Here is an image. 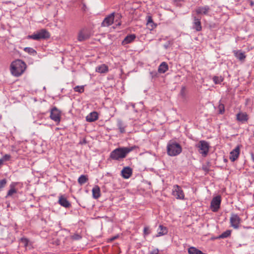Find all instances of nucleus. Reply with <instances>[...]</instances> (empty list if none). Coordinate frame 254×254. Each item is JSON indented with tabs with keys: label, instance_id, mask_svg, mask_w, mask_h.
Here are the masks:
<instances>
[{
	"label": "nucleus",
	"instance_id": "f257e3e1",
	"mask_svg": "<svg viewBox=\"0 0 254 254\" xmlns=\"http://www.w3.org/2000/svg\"><path fill=\"white\" fill-rule=\"evenodd\" d=\"M26 68V64L21 60L13 61L10 65V71L16 77L20 76Z\"/></svg>",
	"mask_w": 254,
	"mask_h": 254
},
{
	"label": "nucleus",
	"instance_id": "f03ea898",
	"mask_svg": "<svg viewBox=\"0 0 254 254\" xmlns=\"http://www.w3.org/2000/svg\"><path fill=\"white\" fill-rule=\"evenodd\" d=\"M136 148L135 146L130 147H120L112 151L110 158L113 160H119L126 157L127 155Z\"/></svg>",
	"mask_w": 254,
	"mask_h": 254
},
{
	"label": "nucleus",
	"instance_id": "7ed1b4c3",
	"mask_svg": "<svg viewBox=\"0 0 254 254\" xmlns=\"http://www.w3.org/2000/svg\"><path fill=\"white\" fill-rule=\"evenodd\" d=\"M167 153L169 156H175L180 154L182 151L181 146L178 143L170 141L167 145Z\"/></svg>",
	"mask_w": 254,
	"mask_h": 254
},
{
	"label": "nucleus",
	"instance_id": "20e7f679",
	"mask_svg": "<svg viewBox=\"0 0 254 254\" xmlns=\"http://www.w3.org/2000/svg\"><path fill=\"white\" fill-rule=\"evenodd\" d=\"M195 147L197 148L199 153L205 157L208 154L210 145L207 141L200 140L195 144Z\"/></svg>",
	"mask_w": 254,
	"mask_h": 254
},
{
	"label": "nucleus",
	"instance_id": "39448f33",
	"mask_svg": "<svg viewBox=\"0 0 254 254\" xmlns=\"http://www.w3.org/2000/svg\"><path fill=\"white\" fill-rule=\"evenodd\" d=\"M50 35L49 32L44 29H42L36 33L28 35L27 36V39L39 40L42 39H46L50 38Z\"/></svg>",
	"mask_w": 254,
	"mask_h": 254
},
{
	"label": "nucleus",
	"instance_id": "423d86ee",
	"mask_svg": "<svg viewBox=\"0 0 254 254\" xmlns=\"http://www.w3.org/2000/svg\"><path fill=\"white\" fill-rule=\"evenodd\" d=\"M50 118L58 125L61 119V112L56 107L52 108L50 110Z\"/></svg>",
	"mask_w": 254,
	"mask_h": 254
},
{
	"label": "nucleus",
	"instance_id": "0eeeda50",
	"mask_svg": "<svg viewBox=\"0 0 254 254\" xmlns=\"http://www.w3.org/2000/svg\"><path fill=\"white\" fill-rule=\"evenodd\" d=\"M172 194L177 199L183 200L185 199V193L181 187L177 185L173 186Z\"/></svg>",
	"mask_w": 254,
	"mask_h": 254
},
{
	"label": "nucleus",
	"instance_id": "6e6552de",
	"mask_svg": "<svg viewBox=\"0 0 254 254\" xmlns=\"http://www.w3.org/2000/svg\"><path fill=\"white\" fill-rule=\"evenodd\" d=\"M231 226L234 229H238L241 222V218L236 214H232L230 218Z\"/></svg>",
	"mask_w": 254,
	"mask_h": 254
},
{
	"label": "nucleus",
	"instance_id": "1a4fd4ad",
	"mask_svg": "<svg viewBox=\"0 0 254 254\" xmlns=\"http://www.w3.org/2000/svg\"><path fill=\"white\" fill-rule=\"evenodd\" d=\"M221 201V197L219 195L214 197L211 200L210 207L213 212H217L220 208Z\"/></svg>",
	"mask_w": 254,
	"mask_h": 254
},
{
	"label": "nucleus",
	"instance_id": "9d476101",
	"mask_svg": "<svg viewBox=\"0 0 254 254\" xmlns=\"http://www.w3.org/2000/svg\"><path fill=\"white\" fill-rule=\"evenodd\" d=\"M114 13H112L106 17L102 22L101 26L102 27H108L111 25L114 22Z\"/></svg>",
	"mask_w": 254,
	"mask_h": 254
},
{
	"label": "nucleus",
	"instance_id": "9b49d317",
	"mask_svg": "<svg viewBox=\"0 0 254 254\" xmlns=\"http://www.w3.org/2000/svg\"><path fill=\"white\" fill-rule=\"evenodd\" d=\"M236 117V120L242 124L247 123L249 118V116L246 112L241 111L237 114Z\"/></svg>",
	"mask_w": 254,
	"mask_h": 254
},
{
	"label": "nucleus",
	"instance_id": "f8f14e48",
	"mask_svg": "<svg viewBox=\"0 0 254 254\" xmlns=\"http://www.w3.org/2000/svg\"><path fill=\"white\" fill-rule=\"evenodd\" d=\"M210 11V7L208 5H205L204 6H198L197 7L195 10L193 11L195 12L196 14H208V12Z\"/></svg>",
	"mask_w": 254,
	"mask_h": 254
},
{
	"label": "nucleus",
	"instance_id": "ddd939ff",
	"mask_svg": "<svg viewBox=\"0 0 254 254\" xmlns=\"http://www.w3.org/2000/svg\"><path fill=\"white\" fill-rule=\"evenodd\" d=\"M90 37L87 29L83 28L81 29L78 33L77 39L79 41L81 42L86 40Z\"/></svg>",
	"mask_w": 254,
	"mask_h": 254
},
{
	"label": "nucleus",
	"instance_id": "4468645a",
	"mask_svg": "<svg viewBox=\"0 0 254 254\" xmlns=\"http://www.w3.org/2000/svg\"><path fill=\"white\" fill-rule=\"evenodd\" d=\"M240 153V146L238 145L230 154L229 159L232 162L235 161L239 157Z\"/></svg>",
	"mask_w": 254,
	"mask_h": 254
},
{
	"label": "nucleus",
	"instance_id": "2eb2a0df",
	"mask_svg": "<svg viewBox=\"0 0 254 254\" xmlns=\"http://www.w3.org/2000/svg\"><path fill=\"white\" fill-rule=\"evenodd\" d=\"M192 16L193 17V27L196 31H200L202 29V27L201 25L200 22V18L197 17L196 16H194L192 13Z\"/></svg>",
	"mask_w": 254,
	"mask_h": 254
},
{
	"label": "nucleus",
	"instance_id": "dca6fc26",
	"mask_svg": "<svg viewBox=\"0 0 254 254\" xmlns=\"http://www.w3.org/2000/svg\"><path fill=\"white\" fill-rule=\"evenodd\" d=\"M132 173V169L129 167H126L122 170L121 175L124 179H127L130 177Z\"/></svg>",
	"mask_w": 254,
	"mask_h": 254
},
{
	"label": "nucleus",
	"instance_id": "f3484780",
	"mask_svg": "<svg viewBox=\"0 0 254 254\" xmlns=\"http://www.w3.org/2000/svg\"><path fill=\"white\" fill-rule=\"evenodd\" d=\"M58 202L61 206L65 208H69L71 206L70 202L63 195L59 197Z\"/></svg>",
	"mask_w": 254,
	"mask_h": 254
},
{
	"label": "nucleus",
	"instance_id": "a211bd4d",
	"mask_svg": "<svg viewBox=\"0 0 254 254\" xmlns=\"http://www.w3.org/2000/svg\"><path fill=\"white\" fill-rule=\"evenodd\" d=\"M233 53L236 58L239 59L241 61H244L246 56L245 53L241 52V51H234Z\"/></svg>",
	"mask_w": 254,
	"mask_h": 254
},
{
	"label": "nucleus",
	"instance_id": "6ab92c4d",
	"mask_svg": "<svg viewBox=\"0 0 254 254\" xmlns=\"http://www.w3.org/2000/svg\"><path fill=\"white\" fill-rule=\"evenodd\" d=\"M135 35L134 34L128 35L126 37L122 42L123 45H126L129 44L134 40L135 39Z\"/></svg>",
	"mask_w": 254,
	"mask_h": 254
},
{
	"label": "nucleus",
	"instance_id": "aec40b11",
	"mask_svg": "<svg viewBox=\"0 0 254 254\" xmlns=\"http://www.w3.org/2000/svg\"><path fill=\"white\" fill-rule=\"evenodd\" d=\"M168 70V65L166 62L162 63L158 67V71L159 73H164Z\"/></svg>",
	"mask_w": 254,
	"mask_h": 254
},
{
	"label": "nucleus",
	"instance_id": "412c9836",
	"mask_svg": "<svg viewBox=\"0 0 254 254\" xmlns=\"http://www.w3.org/2000/svg\"><path fill=\"white\" fill-rule=\"evenodd\" d=\"M168 232L166 227L160 225L157 230V237L161 236L166 234Z\"/></svg>",
	"mask_w": 254,
	"mask_h": 254
},
{
	"label": "nucleus",
	"instance_id": "4be33fe9",
	"mask_svg": "<svg viewBox=\"0 0 254 254\" xmlns=\"http://www.w3.org/2000/svg\"><path fill=\"white\" fill-rule=\"evenodd\" d=\"M108 71V67L105 64H102L98 66L96 69V71L100 73H106Z\"/></svg>",
	"mask_w": 254,
	"mask_h": 254
},
{
	"label": "nucleus",
	"instance_id": "5701e85b",
	"mask_svg": "<svg viewBox=\"0 0 254 254\" xmlns=\"http://www.w3.org/2000/svg\"><path fill=\"white\" fill-rule=\"evenodd\" d=\"M10 190L8 191L7 193L6 194V197L11 196L13 193L16 192V190L15 189V185L13 184H11L10 185Z\"/></svg>",
	"mask_w": 254,
	"mask_h": 254
},
{
	"label": "nucleus",
	"instance_id": "b1692460",
	"mask_svg": "<svg viewBox=\"0 0 254 254\" xmlns=\"http://www.w3.org/2000/svg\"><path fill=\"white\" fill-rule=\"evenodd\" d=\"M24 51L30 54V55L35 56L37 55V52L32 48L25 47L24 48Z\"/></svg>",
	"mask_w": 254,
	"mask_h": 254
},
{
	"label": "nucleus",
	"instance_id": "393cba45",
	"mask_svg": "<svg viewBox=\"0 0 254 254\" xmlns=\"http://www.w3.org/2000/svg\"><path fill=\"white\" fill-rule=\"evenodd\" d=\"M86 121L89 122H92L95 121V111L92 112L86 117Z\"/></svg>",
	"mask_w": 254,
	"mask_h": 254
},
{
	"label": "nucleus",
	"instance_id": "a878e982",
	"mask_svg": "<svg viewBox=\"0 0 254 254\" xmlns=\"http://www.w3.org/2000/svg\"><path fill=\"white\" fill-rule=\"evenodd\" d=\"M231 230H228L222 233L219 236L218 238L219 239H224L228 237H229L231 235Z\"/></svg>",
	"mask_w": 254,
	"mask_h": 254
},
{
	"label": "nucleus",
	"instance_id": "bb28decb",
	"mask_svg": "<svg viewBox=\"0 0 254 254\" xmlns=\"http://www.w3.org/2000/svg\"><path fill=\"white\" fill-rule=\"evenodd\" d=\"M88 179L87 177L85 175H81L78 179V183L80 185H82L84 184L87 181Z\"/></svg>",
	"mask_w": 254,
	"mask_h": 254
},
{
	"label": "nucleus",
	"instance_id": "cd10ccee",
	"mask_svg": "<svg viewBox=\"0 0 254 254\" xmlns=\"http://www.w3.org/2000/svg\"><path fill=\"white\" fill-rule=\"evenodd\" d=\"M147 18V25L149 27H150L151 29L154 28L156 27V25L153 22L152 17L150 16H148Z\"/></svg>",
	"mask_w": 254,
	"mask_h": 254
},
{
	"label": "nucleus",
	"instance_id": "c85d7f7f",
	"mask_svg": "<svg viewBox=\"0 0 254 254\" xmlns=\"http://www.w3.org/2000/svg\"><path fill=\"white\" fill-rule=\"evenodd\" d=\"M223 78L222 76H214L213 77V81L216 84H220L223 81Z\"/></svg>",
	"mask_w": 254,
	"mask_h": 254
},
{
	"label": "nucleus",
	"instance_id": "c756f323",
	"mask_svg": "<svg viewBox=\"0 0 254 254\" xmlns=\"http://www.w3.org/2000/svg\"><path fill=\"white\" fill-rule=\"evenodd\" d=\"M117 125L121 133H124L125 132V126L122 121H118Z\"/></svg>",
	"mask_w": 254,
	"mask_h": 254
},
{
	"label": "nucleus",
	"instance_id": "7c9ffc66",
	"mask_svg": "<svg viewBox=\"0 0 254 254\" xmlns=\"http://www.w3.org/2000/svg\"><path fill=\"white\" fill-rule=\"evenodd\" d=\"M73 90L76 92L83 93L84 91V86H76L73 88Z\"/></svg>",
	"mask_w": 254,
	"mask_h": 254
},
{
	"label": "nucleus",
	"instance_id": "2f4dec72",
	"mask_svg": "<svg viewBox=\"0 0 254 254\" xmlns=\"http://www.w3.org/2000/svg\"><path fill=\"white\" fill-rule=\"evenodd\" d=\"M7 184V180L6 179H3L0 180V191L2 190V189L5 187Z\"/></svg>",
	"mask_w": 254,
	"mask_h": 254
},
{
	"label": "nucleus",
	"instance_id": "473e14b6",
	"mask_svg": "<svg viewBox=\"0 0 254 254\" xmlns=\"http://www.w3.org/2000/svg\"><path fill=\"white\" fill-rule=\"evenodd\" d=\"M218 108V111L220 114H222L224 113L225 107L224 105L223 104L220 103Z\"/></svg>",
	"mask_w": 254,
	"mask_h": 254
},
{
	"label": "nucleus",
	"instance_id": "72a5a7b5",
	"mask_svg": "<svg viewBox=\"0 0 254 254\" xmlns=\"http://www.w3.org/2000/svg\"><path fill=\"white\" fill-rule=\"evenodd\" d=\"M71 237L72 239L75 240H78L81 238V236L78 234H74Z\"/></svg>",
	"mask_w": 254,
	"mask_h": 254
},
{
	"label": "nucleus",
	"instance_id": "f704fd0d",
	"mask_svg": "<svg viewBox=\"0 0 254 254\" xmlns=\"http://www.w3.org/2000/svg\"><path fill=\"white\" fill-rule=\"evenodd\" d=\"M11 157V156L9 154H5L4 155L3 157L1 158L2 160H3V161H8L10 159Z\"/></svg>",
	"mask_w": 254,
	"mask_h": 254
},
{
	"label": "nucleus",
	"instance_id": "c9c22d12",
	"mask_svg": "<svg viewBox=\"0 0 254 254\" xmlns=\"http://www.w3.org/2000/svg\"><path fill=\"white\" fill-rule=\"evenodd\" d=\"M150 231L148 227H145L143 229V233L145 235L150 234Z\"/></svg>",
	"mask_w": 254,
	"mask_h": 254
},
{
	"label": "nucleus",
	"instance_id": "e433bc0d",
	"mask_svg": "<svg viewBox=\"0 0 254 254\" xmlns=\"http://www.w3.org/2000/svg\"><path fill=\"white\" fill-rule=\"evenodd\" d=\"M148 254H159V250L158 249H154L150 251Z\"/></svg>",
	"mask_w": 254,
	"mask_h": 254
},
{
	"label": "nucleus",
	"instance_id": "4c0bfd02",
	"mask_svg": "<svg viewBox=\"0 0 254 254\" xmlns=\"http://www.w3.org/2000/svg\"><path fill=\"white\" fill-rule=\"evenodd\" d=\"M81 8L83 11H86L87 10V7L85 3H82L81 6Z\"/></svg>",
	"mask_w": 254,
	"mask_h": 254
},
{
	"label": "nucleus",
	"instance_id": "58836bf2",
	"mask_svg": "<svg viewBox=\"0 0 254 254\" xmlns=\"http://www.w3.org/2000/svg\"><path fill=\"white\" fill-rule=\"evenodd\" d=\"M185 91L186 87L185 86L182 87L181 91V94L183 96H185Z\"/></svg>",
	"mask_w": 254,
	"mask_h": 254
},
{
	"label": "nucleus",
	"instance_id": "ea45409f",
	"mask_svg": "<svg viewBox=\"0 0 254 254\" xmlns=\"http://www.w3.org/2000/svg\"><path fill=\"white\" fill-rule=\"evenodd\" d=\"M96 198H97L99 196V192H100V188L96 186Z\"/></svg>",
	"mask_w": 254,
	"mask_h": 254
},
{
	"label": "nucleus",
	"instance_id": "a19ab883",
	"mask_svg": "<svg viewBox=\"0 0 254 254\" xmlns=\"http://www.w3.org/2000/svg\"><path fill=\"white\" fill-rule=\"evenodd\" d=\"M92 196L94 198H95V187H94L92 189Z\"/></svg>",
	"mask_w": 254,
	"mask_h": 254
},
{
	"label": "nucleus",
	"instance_id": "79ce46f5",
	"mask_svg": "<svg viewBox=\"0 0 254 254\" xmlns=\"http://www.w3.org/2000/svg\"><path fill=\"white\" fill-rule=\"evenodd\" d=\"M117 238H118V236L113 237L111 238L110 239H109V241L110 242H112V241H114L115 239H116Z\"/></svg>",
	"mask_w": 254,
	"mask_h": 254
},
{
	"label": "nucleus",
	"instance_id": "37998d69",
	"mask_svg": "<svg viewBox=\"0 0 254 254\" xmlns=\"http://www.w3.org/2000/svg\"><path fill=\"white\" fill-rule=\"evenodd\" d=\"M3 161L2 159H0V166L3 164Z\"/></svg>",
	"mask_w": 254,
	"mask_h": 254
},
{
	"label": "nucleus",
	"instance_id": "c03bdc74",
	"mask_svg": "<svg viewBox=\"0 0 254 254\" xmlns=\"http://www.w3.org/2000/svg\"><path fill=\"white\" fill-rule=\"evenodd\" d=\"M21 241H25V242H27V240L26 239H21Z\"/></svg>",
	"mask_w": 254,
	"mask_h": 254
},
{
	"label": "nucleus",
	"instance_id": "a18cd8bd",
	"mask_svg": "<svg viewBox=\"0 0 254 254\" xmlns=\"http://www.w3.org/2000/svg\"><path fill=\"white\" fill-rule=\"evenodd\" d=\"M251 5L252 6H253L254 5V2L253 1H251Z\"/></svg>",
	"mask_w": 254,
	"mask_h": 254
},
{
	"label": "nucleus",
	"instance_id": "49530a36",
	"mask_svg": "<svg viewBox=\"0 0 254 254\" xmlns=\"http://www.w3.org/2000/svg\"><path fill=\"white\" fill-rule=\"evenodd\" d=\"M96 120L98 119V116L97 113H96Z\"/></svg>",
	"mask_w": 254,
	"mask_h": 254
},
{
	"label": "nucleus",
	"instance_id": "de8ad7c7",
	"mask_svg": "<svg viewBox=\"0 0 254 254\" xmlns=\"http://www.w3.org/2000/svg\"><path fill=\"white\" fill-rule=\"evenodd\" d=\"M117 25H121V23H120V22H119Z\"/></svg>",
	"mask_w": 254,
	"mask_h": 254
}]
</instances>
